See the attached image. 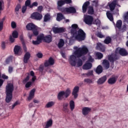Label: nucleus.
Masks as SVG:
<instances>
[{
    "label": "nucleus",
    "instance_id": "412c9836",
    "mask_svg": "<svg viewBox=\"0 0 128 128\" xmlns=\"http://www.w3.org/2000/svg\"><path fill=\"white\" fill-rule=\"evenodd\" d=\"M96 48L98 50H100L102 52L106 51V46L101 43L97 44Z\"/></svg>",
    "mask_w": 128,
    "mask_h": 128
},
{
    "label": "nucleus",
    "instance_id": "79ce46f5",
    "mask_svg": "<svg viewBox=\"0 0 128 128\" xmlns=\"http://www.w3.org/2000/svg\"><path fill=\"white\" fill-rule=\"evenodd\" d=\"M96 56L98 60H102L104 58V54L100 52H96Z\"/></svg>",
    "mask_w": 128,
    "mask_h": 128
},
{
    "label": "nucleus",
    "instance_id": "338daca9",
    "mask_svg": "<svg viewBox=\"0 0 128 128\" xmlns=\"http://www.w3.org/2000/svg\"><path fill=\"white\" fill-rule=\"evenodd\" d=\"M2 78H3L4 80H8V76H7L6 75L3 74H2Z\"/></svg>",
    "mask_w": 128,
    "mask_h": 128
},
{
    "label": "nucleus",
    "instance_id": "f704fd0d",
    "mask_svg": "<svg viewBox=\"0 0 128 128\" xmlns=\"http://www.w3.org/2000/svg\"><path fill=\"white\" fill-rule=\"evenodd\" d=\"M112 43V38L110 36H108L106 38V39L104 40V44H109Z\"/></svg>",
    "mask_w": 128,
    "mask_h": 128
},
{
    "label": "nucleus",
    "instance_id": "5fc2aeb1",
    "mask_svg": "<svg viewBox=\"0 0 128 128\" xmlns=\"http://www.w3.org/2000/svg\"><path fill=\"white\" fill-rule=\"evenodd\" d=\"M30 80V76H28L24 80H23V84H26Z\"/></svg>",
    "mask_w": 128,
    "mask_h": 128
},
{
    "label": "nucleus",
    "instance_id": "7ed1b4c3",
    "mask_svg": "<svg viewBox=\"0 0 128 128\" xmlns=\"http://www.w3.org/2000/svg\"><path fill=\"white\" fill-rule=\"evenodd\" d=\"M14 84L12 83H9L6 85V102H10V101L12 100V92H14Z\"/></svg>",
    "mask_w": 128,
    "mask_h": 128
},
{
    "label": "nucleus",
    "instance_id": "13d9d810",
    "mask_svg": "<svg viewBox=\"0 0 128 128\" xmlns=\"http://www.w3.org/2000/svg\"><path fill=\"white\" fill-rule=\"evenodd\" d=\"M11 26L12 28H16V22H12L11 23Z\"/></svg>",
    "mask_w": 128,
    "mask_h": 128
},
{
    "label": "nucleus",
    "instance_id": "ddd939ff",
    "mask_svg": "<svg viewBox=\"0 0 128 128\" xmlns=\"http://www.w3.org/2000/svg\"><path fill=\"white\" fill-rule=\"evenodd\" d=\"M92 108L88 107H84L82 109V114L84 116H88Z\"/></svg>",
    "mask_w": 128,
    "mask_h": 128
},
{
    "label": "nucleus",
    "instance_id": "a19ab883",
    "mask_svg": "<svg viewBox=\"0 0 128 128\" xmlns=\"http://www.w3.org/2000/svg\"><path fill=\"white\" fill-rule=\"evenodd\" d=\"M57 8L60 10V12H62L63 14L66 13L67 8H64V7H60Z\"/></svg>",
    "mask_w": 128,
    "mask_h": 128
},
{
    "label": "nucleus",
    "instance_id": "c03bdc74",
    "mask_svg": "<svg viewBox=\"0 0 128 128\" xmlns=\"http://www.w3.org/2000/svg\"><path fill=\"white\" fill-rule=\"evenodd\" d=\"M84 76H94V71L90 70L87 73L83 74Z\"/></svg>",
    "mask_w": 128,
    "mask_h": 128
},
{
    "label": "nucleus",
    "instance_id": "c756f323",
    "mask_svg": "<svg viewBox=\"0 0 128 128\" xmlns=\"http://www.w3.org/2000/svg\"><path fill=\"white\" fill-rule=\"evenodd\" d=\"M88 14H94V7L92 6H89L88 7Z\"/></svg>",
    "mask_w": 128,
    "mask_h": 128
},
{
    "label": "nucleus",
    "instance_id": "dca6fc26",
    "mask_svg": "<svg viewBox=\"0 0 128 128\" xmlns=\"http://www.w3.org/2000/svg\"><path fill=\"white\" fill-rule=\"evenodd\" d=\"M36 26L33 23H29L26 26V28L28 30H36Z\"/></svg>",
    "mask_w": 128,
    "mask_h": 128
},
{
    "label": "nucleus",
    "instance_id": "680f3d73",
    "mask_svg": "<svg viewBox=\"0 0 128 128\" xmlns=\"http://www.w3.org/2000/svg\"><path fill=\"white\" fill-rule=\"evenodd\" d=\"M42 8H44L42 6H38L37 10L39 12H42Z\"/></svg>",
    "mask_w": 128,
    "mask_h": 128
},
{
    "label": "nucleus",
    "instance_id": "6e6d98bb",
    "mask_svg": "<svg viewBox=\"0 0 128 128\" xmlns=\"http://www.w3.org/2000/svg\"><path fill=\"white\" fill-rule=\"evenodd\" d=\"M53 32H54L55 34H59V28L54 27L53 28Z\"/></svg>",
    "mask_w": 128,
    "mask_h": 128
},
{
    "label": "nucleus",
    "instance_id": "2f4dec72",
    "mask_svg": "<svg viewBox=\"0 0 128 128\" xmlns=\"http://www.w3.org/2000/svg\"><path fill=\"white\" fill-rule=\"evenodd\" d=\"M70 110L72 112L74 110V108L76 106V105L74 104V101L71 100L70 102Z\"/></svg>",
    "mask_w": 128,
    "mask_h": 128
},
{
    "label": "nucleus",
    "instance_id": "37998d69",
    "mask_svg": "<svg viewBox=\"0 0 128 128\" xmlns=\"http://www.w3.org/2000/svg\"><path fill=\"white\" fill-rule=\"evenodd\" d=\"M12 36L14 38H18V32H16V30H14L12 33Z\"/></svg>",
    "mask_w": 128,
    "mask_h": 128
},
{
    "label": "nucleus",
    "instance_id": "f03ea898",
    "mask_svg": "<svg viewBox=\"0 0 128 128\" xmlns=\"http://www.w3.org/2000/svg\"><path fill=\"white\" fill-rule=\"evenodd\" d=\"M20 38L22 45L23 50L26 52L24 56L23 62L24 64H28V60L30 58V53L28 52V48H26V46L24 42V39L23 34H20Z\"/></svg>",
    "mask_w": 128,
    "mask_h": 128
},
{
    "label": "nucleus",
    "instance_id": "603ef678",
    "mask_svg": "<svg viewBox=\"0 0 128 128\" xmlns=\"http://www.w3.org/2000/svg\"><path fill=\"white\" fill-rule=\"evenodd\" d=\"M38 6V2H34L30 6V8H32L34 6Z\"/></svg>",
    "mask_w": 128,
    "mask_h": 128
},
{
    "label": "nucleus",
    "instance_id": "6e6552de",
    "mask_svg": "<svg viewBox=\"0 0 128 128\" xmlns=\"http://www.w3.org/2000/svg\"><path fill=\"white\" fill-rule=\"evenodd\" d=\"M31 18L36 20H40L42 18V15L38 13V12H34L31 14Z\"/></svg>",
    "mask_w": 128,
    "mask_h": 128
},
{
    "label": "nucleus",
    "instance_id": "58836bf2",
    "mask_svg": "<svg viewBox=\"0 0 128 128\" xmlns=\"http://www.w3.org/2000/svg\"><path fill=\"white\" fill-rule=\"evenodd\" d=\"M20 8H22V5H20V4H18L15 8V12L16 14H18V12L20 11Z\"/></svg>",
    "mask_w": 128,
    "mask_h": 128
},
{
    "label": "nucleus",
    "instance_id": "9d476101",
    "mask_svg": "<svg viewBox=\"0 0 128 128\" xmlns=\"http://www.w3.org/2000/svg\"><path fill=\"white\" fill-rule=\"evenodd\" d=\"M14 54H16V56H21L22 48H20V46H16L14 48Z\"/></svg>",
    "mask_w": 128,
    "mask_h": 128
},
{
    "label": "nucleus",
    "instance_id": "5701e85b",
    "mask_svg": "<svg viewBox=\"0 0 128 128\" xmlns=\"http://www.w3.org/2000/svg\"><path fill=\"white\" fill-rule=\"evenodd\" d=\"M102 64L105 70H108V68H110V62L107 60H103Z\"/></svg>",
    "mask_w": 128,
    "mask_h": 128
},
{
    "label": "nucleus",
    "instance_id": "7c9ffc66",
    "mask_svg": "<svg viewBox=\"0 0 128 128\" xmlns=\"http://www.w3.org/2000/svg\"><path fill=\"white\" fill-rule=\"evenodd\" d=\"M106 14L110 22H114V16H112V13H110V12H107Z\"/></svg>",
    "mask_w": 128,
    "mask_h": 128
},
{
    "label": "nucleus",
    "instance_id": "4d7b16f0",
    "mask_svg": "<svg viewBox=\"0 0 128 128\" xmlns=\"http://www.w3.org/2000/svg\"><path fill=\"white\" fill-rule=\"evenodd\" d=\"M26 8H27V6H22V14H24V12H26Z\"/></svg>",
    "mask_w": 128,
    "mask_h": 128
},
{
    "label": "nucleus",
    "instance_id": "f257e3e1",
    "mask_svg": "<svg viewBox=\"0 0 128 128\" xmlns=\"http://www.w3.org/2000/svg\"><path fill=\"white\" fill-rule=\"evenodd\" d=\"M88 53V48L86 46H84L82 48H77L74 52V55H71L69 58V62L72 66H76V58H82Z\"/></svg>",
    "mask_w": 128,
    "mask_h": 128
},
{
    "label": "nucleus",
    "instance_id": "20e7f679",
    "mask_svg": "<svg viewBox=\"0 0 128 128\" xmlns=\"http://www.w3.org/2000/svg\"><path fill=\"white\" fill-rule=\"evenodd\" d=\"M86 34L82 28L78 30L76 34L72 35V38L78 42H82L86 40Z\"/></svg>",
    "mask_w": 128,
    "mask_h": 128
},
{
    "label": "nucleus",
    "instance_id": "cd10ccee",
    "mask_svg": "<svg viewBox=\"0 0 128 128\" xmlns=\"http://www.w3.org/2000/svg\"><path fill=\"white\" fill-rule=\"evenodd\" d=\"M52 119H50L46 122L44 128H52Z\"/></svg>",
    "mask_w": 128,
    "mask_h": 128
},
{
    "label": "nucleus",
    "instance_id": "39448f33",
    "mask_svg": "<svg viewBox=\"0 0 128 128\" xmlns=\"http://www.w3.org/2000/svg\"><path fill=\"white\" fill-rule=\"evenodd\" d=\"M72 91L70 88H68L65 92L64 91H61L58 92L57 98L58 100H64V96L66 98H68V96H70V94Z\"/></svg>",
    "mask_w": 128,
    "mask_h": 128
},
{
    "label": "nucleus",
    "instance_id": "4be33fe9",
    "mask_svg": "<svg viewBox=\"0 0 128 128\" xmlns=\"http://www.w3.org/2000/svg\"><path fill=\"white\" fill-rule=\"evenodd\" d=\"M36 92V88L32 89L29 94V96L28 98V100H32L34 97V93Z\"/></svg>",
    "mask_w": 128,
    "mask_h": 128
},
{
    "label": "nucleus",
    "instance_id": "0eeeda50",
    "mask_svg": "<svg viewBox=\"0 0 128 128\" xmlns=\"http://www.w3.org/2000/svg\"><path fill=\"white\" fill-rule=\"evenodd\" d=\"M94 22V17L92 16L86 15L84 18V22L86 24H92Z\"/></svg>",
    "mask_w": 128,
    "mask_h": 128
},
{
    "label": "nucleus",
    "instance_id": "de8ad7c7",
    "mask_svg": "<svg viewBox=\"0 0 128 128\" xmlns=\"http://www.w3.org/2000/svg\"><path fill=\"white\" fill-rule=\"evenodd\" d=\"M82 66V60L79 58L78 60V62H77V66L78 68H80V66Z\"/></svg>",
    "mask_w": 128,
    "mask_h": 128
},
{
    "label": "nucleus",
    "instance_id": "c85d7f7f",
    "mask_svg": "<svg viewBox=\"0 0 128 128\" xmlns=\"http://www.w3.org/2000/svg\"><path fill=\"white\" fill-rule=\"evenodd\" d=\"M66 4L64 3V0H59L57 2V8H62V6H64Z\"/></svg>",
    "mask_w": 128,
    "mask_h": 128
},
{
    "label": "nucleus",
    "instance_id": "3c124183",
    "mask_svg": "<svg viewBox=\"0 0 128 128\" xmlns=\"http://www.w3.org/2000/svg\"><path fill=\"white\" fill-rule=\"evenodd\" d=\"M30 0H26L25 2V6L30 8Z\"/></svg>",
    "mask_w": 128,
    "mask_h": 128
},
{
    "label": "nucleus",
    "instance_id": "8fccbe9b",
    "mask_svg": "<svg viewBox=\"0 0 128 128\" xmlns=\"http://www.w3.org/2000/svg\"><path fill=\"white\" fill-rule=\"evenodd\" d=\"M84 82L86 84H92V80L90 78H86L84 80Z\"/></svg>",
    "mask_w": 128,
    "mask_h": 128
},
{
    "label": "nucleus",
    "instance_id": "2eb2a0df",
    "mask_svg": "<svg viewBox=\"0 0 128 128\" xmlns=\"http://www.w3.org/2000/svg\"><path fill=\"white\" fill-rule=\"evenodd\" d=\"M108 60L112 63V64L114 66V62L116 60H118V58L116 56H112V55H110L108 56Z\"/></svg>",
    "mask_w": 128,
    "mask_h": 128
},
{
    "label": "nucleus",
    "instance_id": "473e14b6",
    "mask_svg": "<svg viewBox=\"0 0 128 128\" xmlns=\"http://www.w3.org/2000/svg\"><path fill=\"white\" fill-rule=\"evenodd\" d=\"M96 72L98 74H102V66L99 65L96 69Z\"/></svg>",
    "mask_w": 128,
    "mask_h": 128
},
{
    "label": "nucleus",
    "instance_id": "1a4fd4ad",
    "mask_svg": "<svg viewBox=\"0 0 128 128\" xmlns=\"http://www.w3.org/2000/svg\"><path fill=\"white\" fill-rule=\"evenodd\" d=\"M54 60L52 57H50L48 60H46L44 63L46 68L50 66H54Z\"/></svg>",
    "mask_w": 128,
    "mask_h": 128
},
{
    "label": "nucleus",
    "instance_id": "052dcab7",
    "mask_svg": "<svg viewBox=\"0 0 128 128\" xmlns=\"http://www.w3.org/2000/svg\"><path fill=\"white\" fill-rule=\"evenodd\" d=\"M13 70H14V68H12V66H10L8 67V72L9 74H12V72Z\"/></svg>",
    "mask_w": 128,
    "mask_h": 128
},
{
    "label": "nucleus",
    "instance_id": "774afa93",
    "mask_svg": "<svg viewBox=\"0 0 128 128\" xmlns=\"http://www.w3.org/2000/svg\"><path fill=\"white\" fill-rule=\"evenodd\" d=\"M64 28H59V34H60L62 32H64Z\"/></svg>",
    "mask_w": 128,
    "mask_h": 128
},
{
    "label": "nucleus",
    "instance_id": "4c0bfd02",
    "mask_svg": "<svg viewBox=\"0 0 128 128\" xmlns=\"http://www.w3.org/2000/svg\"><path fill=\"white\" fill-rule=\"evenodd\" d=\"M12 60V56H9L5 60L6 64H10V62Z\"/></svg>",
    "mask_w": 128,
    "mask_h": 128
},
{
    "label": "nucleus",
    "instance_id": "49530a36",
    "mask_svg": "<svg viewBox=\"0 0 128 128\" xmlns=\"http://www.w3.org/2000/svg\"><path fill=\"white\" fill-rule=\"evenodd\" d=\"M32 31L34 36H38V28H36V27L35 29L32 30Z\"/></svg>",
    "mask_w": 128,
    "mask_h": 128
},
{
    "label": "nucleus",
    "instance_id": "e2e57ef3",
    "mask_svg": "<svg viewBox=\"0 0 128 128\" xmlns=\"http://www.w3.org/2000/svg\"><path fill=\"white\" fill-rule=\"evenodd\" d=\"M36 56L38 58H42L43 56L41 52H38L36 54Z\"/></svg>",
    "mask_w": 128,
    "mask_h": 128
},
{
    "label": "nucleus",
    "instance_id": "69168bd1",
    "mask_svg": "<svg viewBox=\"0 0 128 128\" xmlns=\"http://www.w3.org/2000/svg\"><path fill=\"white\" fill-rule=\"evenodd\" d=\"M65 4H72V0H64Z\"/></svg>",
    "mask_w": 128,
    "mask_h": 128
},
{
    "label": "nucleus",
    "instance_id": "ea45409f",
    "mask_svg": "<svg viewBox=\"0 0 128 128\" xmlns=\"http://www.w3.org/2000/svg\"><path fill=\"white\" fill-rule=\"evenodd\" d=\"M48 20H50V16L49 14H46L44 16V22H48Z\"/></svg>",
    "mask_w": 128,
    "mask_h": 128
},
{
    "label": "nucleus",
    "instance_id": "393cba45",
    "mask_svg": "<svg viewBox=\"0 0 128 128\" xmlns=\"http://www.w3.org/2000/svg\"><path fill=\"white\" fill-rule=\"evenodd\" d=\"M65 18H64V14H62L61 12L57 14V17L56 20L58 22H60V20H64Z\"/></svg>",
    "mask_w": 128,
    "mask_h": 128
},
{
    "label": "nucleus",
    "instance_id": "72a5a7b5",
    "mask_svg": "<svg viewBox=\"0 0 128 128\" xmlns=\"http://www.w3.org/2000/svg\"><path fill=\"white\" fill-rule=\"evenodd\" d=\"M64 46V41L62 39H60L59 42L58 44V48H62V46Z\"/></svg>",
    "mask_w": 128,
    "mask_h": 128
},
{
    "label": "nucleus",
    "instance_id": "a18cd8bd",
    "mask_svg": "<svg viewBox=\"0 0 128 128\" xmlns=\"http://www.w3.org/2000/svg\"><path fill=\"white\" fill-rule=\"evenodd\" d=\"M53 106H54V102H48L46 104V108H52Z\"/></svg>",
    "mask_w": 128,
    "mask_h": 128
},
{
    "label": "nucleus",
    "instance_id": "09e8293b",
    "mask_svg": "<svg viewBox=\"0 0 128 128\" xmlns=\"http://www.w3.org/2000/svg\"><path fill=\"white\" fill-rule=\"evenodd\" d=\"M44 66L43 64H40L38 68V70L40 72H44Z\"/></svg>",
    "mask_w": 128,
    "mask_h": 128
},
{
    "label": "nucleus",
    "instance_id": "b1692460",
    "mask_svg": "<svg viewBox=\"0 0 128 128\" xmlns=\"http://www.w3.org/2000/svg\"><path fill=\"white\" fill-rule=\"evenodd\" d=\"M68 102H64L62 104V111L64 112H68Z\"/></svg>",
    "mask_w": 128,
    "mask_h": 128
},
{
    "label": "nucleus",
    "instance_id": "aec40b11",
    "mask_svg": "<svg viewBox=\"0 0 128 128\" xmlns=\"http://www.w3.org/2000/svg\"><path fill=\"white\" fill-rule=\"evenodd\" d=\"M106 76H104L100 78L97 81V84H102L106 82Z\"/></svg>",
    "mask_w": 128,
    "mask_h": 128
},
{
    "label": "nucleus",
    "instance_id": "f3484780",
    "mask_svg": "<svg viewBox=\"0 0 128 128\" xmlns=\"http://www.w3.org/2000/svg\"><path fill=\"white\" fill-rule=\"evenodd\" d=\"M66 14H76V10L74 6H69L67 8Z\"/></svg>",
    "mask_w": 128,
    "mask_h": 128
},
{
    "label": "nucleus",
    "instance_id": "bb28decb",
    "mask_svg": "<svg viewBox=\"0 0 128 128\" xmlns=\"http://www.w3.org/2000/svg\"><path fill=\"white\" fill-rule=\"evenodd\" d=\"M117 79L116 77H112L108 80V82L109 84H114L115 82H116Z\"/></svg>",
    "mask_w": 128,
    "mask_h": 128
},
{
    "label": "nucleus",
    "instance_id": "bf43d9fd",
    "mask_svg": "<svg viewBox=\"0 0 128 128\" xmlns=\"http://www.w3.org/2000/svg\"><path fill=\"white\" fill-rule=\"evenodd\" d=\"M32 42L33 44H34L35 46L40 44V42H39L38 40L36 41L32 40Z\"/></svg>",
    "mask_w": 128,
    "mask_h": 128
},
{
    "label": "nucleus",
    "instance_id": "4468645a",
    "mask_svg": "<svg viewBox=\"0 0 128 128\" xmlns=\"http://www.w3.org/2000/svg\"><path fill=\"white\" fill-rule=\"evenodd\" d=\"M52 42V36L51 35L48 34L44 36V42L50 44Z\"/></svg>",
    "mask_w": 128,
    "mask_h": 128
},
{
    "label": "nucleus",
    "instance_id": "e433bc0d",
    "mask_svg": "<svg viewBox=\"0 0 128 128\" xmlns=\"http://www.w3.org/2000/svg\"><path fill=\"white\" fill-rule=\"evenodd\" d=\"M37 40H38L40 42H42V40L44 41V34H42L40 35H39L37 37Z\"/></svg>",
    "mask_w": 128,
    "mask_h": 128
},
{
    "label": "nucleus",
    "instance_id": "a211bd4d",
    "mask_svg": "<svg viewBox=\"0 0 128 128\" xmlns=\"http://www.w3.org/2000/svg\"><path fill=\"white\" fill-rule=\"evenodd\" d=\"M116 0H114L109 4V8L111 12L114 10V8L116 6Z\"/></svg>",
    "mask_w": 128,
    "mask_h": 128
},
{
    "label": "nucleus",
    "instance_id": "f8f14e48",
    "mask_svg": "<svg viewBox=\"0 0 128 128\" xmlns=\"http://www.w3.org/2000/svg\"><path fill=\"white\" fill-rule=\"evenodd\" d=\"M78 28V26L76 24H73L72 25V29L70 30V33L72 36L76 34L78 30L76 29Z\"/></svg>",
    "mask_w": 128,
    "mask_h": 128
},
{
    "label": "nucleus",
    "instance_id": "a878e982",
    "mask_svg": "<svg viewBox=\"0 0 128 128\" xmlns=\"http://www.w3.org/2000/svg\"><path fill=\"white\" fill-rule=\"evenodd\" d=\"M92 64L90 62H88L85 64L83 66L82 68L83 70H90L92 68Z\"/></svg>",
    "mask_w": 128,
    "mask_h": 128
},
{
    "label": "nucleus",
    "instance_id": "6ab92c4d",
    "mask_svg": "<svg viewBox=\"0 0 128 128\" xmlns=\"http://www.w3.org/2000/svg\"><path fill=\"white\" fill-rule=\"evenodd\" d=\"M90 2L88 1H86L84 4L82 6V12H84V14H85V12H86L88 8V6H90Z\"/></svg>",
    "mask_w": 128,
    "mask_h": 128
},
{
    "label": "nucleus",
    "instance_id": "0e129e2a",
    "mask_svg": "<svg viewBox=\"0 0 128 128\" xmlns=\"http://www.w3.org/2000/svg\"><path fill=\"white\" fill-rule=\"evenodd\" d=\"M97 36L100 38H104V36L102 35V33H98Z\"/></svg>",
    "mask_w": 128,
    "mask_h": 128
},
{
    "label": "nucleus",
    "instance_id": "9b49d317",
    "mask_svg": "<svg viewBox=\"0 0 128 128\" xmlns=\"http://www.w3.org/2000/svg\"><path fill=\"white\" fill-rule=\"evenodd\" d=\"M80 90V87L78 86H75L72 92V96H74V98H78V91Z\"/></svg>",
    "mask_w": 128,
    "mask_h": 128
},
{
    "label": "nucleus",
    "instance_id": "c9c22d12",
    "mask_svg": "<svg viewBox=\"0 0 128 128\" xmlns=\"http://www.w3.org/2000/svg\"><path fill=\"white\" fill-rule=\"evenodd\" d=\"M122 20H118L116 24V27L118 28V30H120L122 28Z\"/></svg>",
    "mask_w": 128,
    "mask_h": 128
},
{
    "label": "nucleus",
    "instance_id": "423d86ee",
    "mask_svg": "<svg viewBox=\"0 0 128 128\" xmlns=\"http://www.w3.org/2000/svg\"><path fill=\"white\" fill-rule=\"evenodd\" d=\"M116 53L119 54L122 56H126L128 55V52L124 48H118L116 50Z\"/></svg>",
    "mask_w": 128,
    "mask_h": 128
},
{
    "label": "nucleus",
    "instance_id": "864d4df0",
    "mask_svg": "<svg viewBox=\"0 0 128 128\" xmlns=\"http://www.w3.org/2000/svg\"><path fill=\"white\" fill-rule=\"evenodd\" d=\"M32 82H28L26 84L25 86L26 88H30V86H32Z\"/></svg>",
    "mask_w": 128,
    "mask_h": 128
}]
</instances>
